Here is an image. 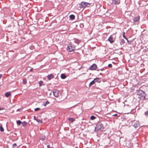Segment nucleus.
Wrapping results in <instances>:
<instances>
[{"label": "nucleus", "instance_id": "f257e3e1", "mask_svg": "<svg viewBox=\"0 0 148 148\" xmlns=\"http://www.w3.org/2000/svg\"><path fill=\"white\" fill-rule=\"evenodd\" d=\"M137 94L138 96V98L141 100H146V94L145 92L141 90H139L137 91Z\"/></svg>", "mask_w": 148, "mask_h": 148}, {"label": "nucleus", "instance_id": "f03ea898", "mask_svg": "<svg viewBox=\"0 0 148 148\" xmlns=\"http://www.w3.org/2000/svg\"><path fill=\"white\" fill-rule=\"evenodd\" d=\"M104 130L103 125L101 123H99L97 124L95 128V131L97 132L99 130H100L101 131H103Z\"/></svg>", "mask_w": 148, "mask_h": 148}, {"label": "nucleus", "instance_id": "7ed1b4c3", "mask_svg": "<svg viewBox=\"0 0 148 148\" xmlns=\"http://www.w3.org/2000/svg\"><path fill=\"white\" fill-rule=\"evenodd\" d=\"M75 46L74 45L71 43L68 45L67 50L69 52L75 50Z\"/></svg>", "mask_w": 148, "mask_h": 148}, {"label": "nucleus", "instance_id": "20e7f679", "mask_svg": "<svg viewBox=\"0 0 148 148\" xmlns=\"http://www.w3.org/2000/svg\"><path fill=\"white\" fill-rule=\"evenodd\" d=\"M90 5V4L89 3L85 2H82L79 4V7L80 8H85L87 7H89Z\"/></svg>", "mask_w": 148, "mask_h": 148}, {"label": "nucleus", "instance_id": "39448f33", "mask_svg": "<svg viewBox=\"0 0 148 148\" xmlns=\"http://www.w3.org/2000/svg\"><path fill=\"white\" fill-rule=\"evenodd\" d=\"M115 39L113 37V35H111L109 38L108 40L111 43H112L115 41Z\"/></svg>", "mask_w": 148, "mask_h": 148}, {"label": "nucleus", "instance_id": "423d86ee", "mask_svg": "<svg viewBox=\"0 0 148 148\" xmlns=\"http://www.w3.org/2000/svg\"><path fill=\"white\" fill-rule=\"evenodd\" d=\"M59 91L57 89L54 90L53 91V93L54 96L56 97H58L59 95Z\"/></svg>", "mask_w": 148, "mask_h": 148}, {"label": "nucleus", "instance_id": "0eeeda50", "mask_svg": "<svg viewBox=\"0 0 148 148\" xmlns=\"http://www.w3.org/2000/svg\"><path fill=\"white\" fill-rule=\"evenodd\" d=\"M97 68V65L95 64H93L89 68V69L91 70H95Z\"/></svg>", "mask_w": 148, "mask_h": 148}, {"label": "nucleus", "instance_id": "6e6552de", "mask_svg": "<svg viewBox=\"0 0 148 148\" xmlns=\"http://www.w3.org/2000/svg\"><path fill=\"white\" fill-rule=\"evenodd\" d=\"M97 79H99V78H95L93 81L91 82L89 84V87H90L92 85H93L95 83V81Z\"/></svg>", "mask_w": 148, "mask_h": 148}, {"label": "nucleus", "instance_id": "1a4fd4ad", "mask_svg": "<svg viewBox=\"0 0 148 148\" xmlns=\"http://www.w3.org/2000/svg\"><path fill=\"white\" fill-rule=\"evenodd\" d=\"M47 77L49 80H50L51 79L54 78V76L52 74H50L48 75Z\"/></svg>", "mask_w": 148, "mask_h": 148}, {"label": "nucleus", "instance_id": "9d476101", "mask_svg": "<svg viewBox=\"0 0 148 148\" xmlns=\"http://www.w3.org/2000/svg\"><path fill=\"white\" fill-rule=\"evenodd\" d=\"M139 18H140V16H138L137 17H134V18L133 21L134 22H137L139 20Z\"/></svg>", "mask_w": 148, "mask_h": 148}, {"label": "nucleus", "instance_id": "9b49d317", "mask_svg": "<svg viewBox=\"0 0 148 148\" xmlns=\"http://www.w3.org/2000/svg\"><path fill=\"white\" fill-rule=\"evenodd\" d=\"M120 3V1L118 0H113L112 2V3L115 5L119 4Z\"/></svg>", "mask_w": 148, "mask_h": 148}, {"label": "nucleus", "instance_id": "f8f14e48", "mask_svg": "<svg viewBox=\"0 0 148 148\" xmlns=\"http://www.w3.org/2000/svg\"><path fill=\"white\" fill-rule=\"evenodd\" d=\"M133 126L135 128H137L139 127V125L138 122H136L134 123Z\"/></svg>", "mask_w": 148, "mask_h": 148}, {"label": "nucleus", "instance_id": "ddd939ff", "mask_svg": "<svg viewBox=\"0 0 148 148\" xmlns=\"http://www.w3.org/2000/svg\"><path fill=\"white\" fill-rule=\"evenodd\" d=\"M11 95L10 92H7L5 94V96L7 97H8Z\"/></svg>", "mask_w": 148, "mask_h": 148}, {"label": "nucleus", "instance_id": "4468645a", "mask_svg": "<svg viewBox=\"0 0 148 148\" xmlns=\"http://www.w3.org/2000/svg\"><path fill=\"white\" fill-rule=\"evenodd\" d=\"M68 120L70 122L72 123L75 121V119L73 118H70L68 119Z\"/></svg>", "mask_w": 148, "mask_h": 148}, {"label": "nucleus", "instance_id": "2eb2a0df", "mask_svg": "<svg viewBox=\"0 0 148 148\" xmlns=\"http://www.w3.org/2000/svg\"><path fill=\"white\" fill-rule=\"evenodd\" d=\"M71 20H73L75 18V16L73 14L69 16Z\"/></svg>", "mask_w": 148, "mask_h": 148}, {"label": "nucleus", "instance_id": "dca6fc26", "mask_svg": "<svg viewBox=\"0 0 148 148\" xmlns=\"http://www.w3.org/2000/svg\"><path fill=\"white\" fill-rule=\"evenodd\" d=\"M66 75L63 74H62L61 75V77L62 79H64L66 78Z\"/></svg>", "mask_w": 148, "mask_h": 148}, {"label": "nucleus", "instance_id": "f3484780", "mask_svg": "<svg viewBox=\"0 0 148 148\" xmlns=\"http://www.w3.org/2000/svg\"><path fill=\"white\" fill-rule=\"evenodd\" d=\"M45 136L44 135H42L41 136V137L40 138V139L43 141L44 140L45 138Z\"/></svg>", "mask_w": 148, "mask_h": 148}, {"label": "nucleus", "instance_id": "a211bd4d", "mask_svg": "<svg viewBox=\"0 0 148 148\" xmlns=\"http://www.w3.org/2000/svg\"><path fill=\"white\" fill-rule=\"evenodd\" d=\"M43 82L42 81H40L39 82V86L40 87V86H42L43 85Z\"/></svg>", "mask_w": 148, "mask_h": 148}, {"label": "nucleus", "instance_id": "6ab92c4d", "mask_svg": "<svg viewBox=\"0 0 148 148\" xmlns=\"http://www.w3.org/2000/svg\"><path fill=\"white\" fill-rule=\"evenodd\" d=\"M22 125L23 126H25L27 124V123L26 121H23L22 123Z\"/></svg>", "mask_w": 148, "mask_h": 148}, {"label": "nucleus", "instance_id": "aec40b11", "mask_svg": "<svg viewBox=\"0 0 148 148\" xmlns=\"http://www.w3.org/2000/svg\"><path fill=\"white\" fill-rule=\"evenodd\" d=\"M96 118V117L93 115H92L90 117V119L91 120H94Z\"/></svg>", "mask_w": 148, "mask_h": 148}, {"label": "nucleus", "instance_id": "412c9836", "mask_svg": "<svg viewBox=\"0 0 148 148\" xmlns=\"http://www.w3.org/2000/svg\"><path fill=\"white\" fill-rule=\"evenodd\" d=\"M23 84H25L27 83V80L25 79H24L23 80Z\"/></svg>", "mask_w": 148, "mask_h": 148}, {"label": "nucleus", "instance_id": "4be33fe9", "mask_svg": "<svg viewBox=\"0 0 148 148\" xmlns=\"http://www.w3.org/2000/svg\"><path fill=\"white\" fill-rule=\"evenodd\" d=\"M4 129H3V127H2V125H1L0 126V131L1 132H2L4 131Z\"/></svg>", "mask_w": 148, "mask_h": 148}, {"label": "nucleus", "instance_id": "5701e85b", "mask_svg": "<svg viewBox=\"0 0 148 148\" xmlns=\"http://www.w3.org/2000/svg\"><path fill=\"white\" fill-rule=\"evenodd\" d=\"M123 37L125 39H126L127 41L128 42L129 41L128 40H127V38L125 37V32H123Z\"/></svg>", "mask_w": 148, "mask_h": 148}, {"label": "nucleus", "instance_id": "b1692460", "mask_svg": "<svg viewBox=\"0 0 148 148\" xmlns=\"http://www.w3.org/2000/svg\"><path fill=\"white\" fill-rule=\"evenodd\" d=\"M74 42L75 43L78 44H79L80 42L79 40L77 39H76L75 40Z\"/></svg>", "mask_w": 148, "mask_h": 148}, {"label": "nucleus", "instance_id": "393cba45", "mask_svg": "<svg viewBox=\"0 0 148 148\" xmlns=\"http://www.w3.org/2000/svg\"><path fill=\"white\" fill-rule=\"evenodd\" d=\"M16 123L17 125H19L21 124L22 123V122L20 120H18L17 121Z\"/></svg>", "mask_w": 148, "mask_h": 148}, {"label": "nucleus", "instance_id": "a878e982", "mask_svg": "<svg viewBox=\"0 0 148 148\" xmlns=\"http://www.w3.org/2000/svg\"><path fill=\"white\" fill-rule=\"evenodd\" d=\"M37 121L38 123H42V121L41 120H40L38 119V120H37Z\"/></svg>", "mask_w": 148, "mask_h": 148}, {"label": "nucleus", "instance_id": "bb28decb", "mask_svg": "<svg viewBox=\"0 0 148 148\" xmlns=\"http://www.w3.org/2000/svg\"><path fill=\"white\" fill-rule=\"evenodd\" d=\"M49 103V102L48 101H47L45 103H43V104L45 106H46V105L48 104Z\"/></svg>", "mask_w": 148, "mask_h": 148}, {"label": "nucleus", "instance_id": "cd10ccee", "mask_svg": "<svg viewBox=\"0 0 148 148\" xmlns=\"http://www.w3.org/2000/svg\"><path fill=\"white\" fill-rule=\"evenodd\" d=\"M40 110V108H36L34 110L35 111H37L39 110Z\"/></svg>", "mask_w": 148, "mask_h": 148}, {"label": "nucleus", "instance_id": "c85d7f7f", "mask_svg": "<svg viewBox=\"0 0 148 148\" xmlns=\"http://www.w3.org/2000/svg\"><path fill=\"white\" fill-rule=\"evenodd\" d=\"M145 114L146 116L148 115V110H147L145 112Z\"/></svg>", "mask_w": 148, "mask_h": 148}, {"label": "nucleus", "instance_id": "c756f323", "mask_svg": "<svg viewBox=\"0 0 148 148\" xmlns=\"http://www.w3.org/2000/svg\"><path fill=\"white\" fill-rule=\"evenodd\" d=\"M66 26V28H62V30H61V31H66V29H67V27Z\"/></svg>", "mask_w": 148, "mask_h": 148}, {"label": "nucleus", "instance_id": "7c9ffc66", "mask_svg": "<svg viewBox=\"0 0 148 148\" xmlns=\"http://www.w3.org/2000/svg\"><path fill=\"white\" fill-rule=\"evenodd\" d=\"M112 66V65L111 64H110L108 65V67L109 68H111Z\"/></svg>", "mask_w": 148, "mask_h": 148}, {"label": "nucleus", "instance_id": "2f4dec72", "mask_svg": "<svg viewBox=\"0 0 148 148\" xmlns=\"http://www.w3.org/2000/svg\"><path fill=\"white\" fill-rule=\"evenodd\" d=\"M17 146V145L16 143H14V144L13 145V147H16Z\"/></svg>", "mask_w": 148, "mask_h": 148}, {"label": "nucleus", "instance_id": "473e14b6", "mask_svg": "<svg viewBox=\"0 0 148 148\" xmlns=\"http://www.w3.org/2000/svg\"><path fill=\"white\" fill-rule=\"evenodd\" d=\"M34 119L36 121H37V120H38V119H37L35 117V116H34Z\"/></svg>", "mask_w": 148, "mask_h": 148}, {"label": "nucleus", "instance_id": "72a5a7b5", "mask_svg": "<svg viewBox=\"0 0 148 148\" xmlns=\"http://www.w3.org/2000/svg\"><path fill=\"white\" fill-rule=\"evenodd\" d=\"M47 148H51L50 146L49 145H48L47 146Z\"/></svg>", "mask_w": 148, "mask_h": 148}, {"label": "nucleus", "instance_id": "f704fd0d", "mask_svg": "<svg viewBox=\"0 0 148 148\" xmlns=\"http://www.w3.org/2000/svg\"><path fill=\"white\" fill-rule=\"evenodd\" d=\"M118 116V115L117 114H115L113 115V116Z\"/></svg>", "mask_w": 148, "mask_h": 148}, {"label": "nucleus", "instance_id": "c9c22d12", "mask_svg": "<svg viewBox=\"0 0 148 148\" xmlns=\"http://www.w3.org/2000/svg\"><path fill=\"white\" fill-rule=\"evenodd\" d=\"M100 70L101 71H103L104 70V69L103 68H102V69H100Z\"/></svg>", "mask_w": 148, "mask_h": 148}, {"label": "nucleus", "instance_id": "e433bc0d", "mask_svg": "<svg viewBox=\"0 0 148 148\" xmlns=\"http://www.w3.org/2000/svg\"><path fill=\"white\" fill-rule=\"evenodd\" d=\"M3 76V75H2V74H0V78H1V77H2Z\"/></svg>", "mask_w": 148, "mask_h": 148}, {"label": "nucleus", "instance_id": "4c0bfd02", "mask_svg": "<svg viewBox=\"0 0 148 148\" xmlns=\"http://www.w3.org/2000/svg\"><path fill=\"white\" fill-rule=\"evenodd\" d=\"M3 108H1L0 107V110H3Z\"/></svg>", "mask_w": 148, "mask_h": 148}, {"label": "nucleus", "instance_id": "58836bf2", "mask_svg": "<svg viewBox=\"0 0 148 148\" xmlns=\"http://www.w3.org/2000/svg\"><path fill=\"white\" fill-rule=\"evenodd\" d=\"M99 70H100V69H98L97 70V71H99Z\"/></svg>", "mask_w": 148, "mask_h": 148}, {"label": "nucleus", "instance_id": "ea45409f", "mask_svg": "<svg viewBox=\"0 0 148 148\" xmlns=\"http://www.w3.org/2000/svg\"><path fill=\"white\" fill-rule=\"evenodd\" d=\"M98 79H97V80H96V81H95V82H97L98 81Z\"/></svg>", "mask_w": 148, "mask_h": 148}]
</instances>
